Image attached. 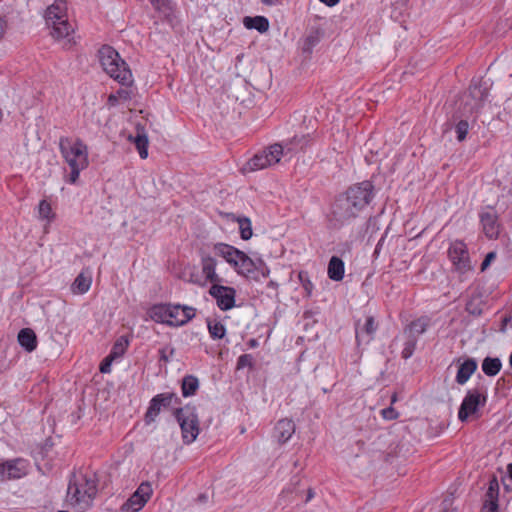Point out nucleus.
Returning a JSON list of instances; mask_svg holds the SVG:
<instances>
[{
	"mask_svg": "<svg viewBox=\"0 0 512 512\" xmlns=\"http://www.w3.org/2000/svg\"><path fill=\"white\" fill-rule=\"evenodd\" d=\"M495 258H496V253L495 252H489L485 256V259L482 261V271H484Z\"/></svg>",
	"mask_w": 512,
	"mask_h": 512,
	"instance_id": "47",
	"label": "nucleus"
},
{
	"mask_svg": "<svg viewBox=\"0 0 512 512\" xmlns=\"http://www.w3.org/2000/svg\"><path fill=\"white\" fill-rule=\"evenodd\" d=\"M91 283V274L89 272L82 271L72 283L71 291L74 294H84L90 289Z\"/></svg>",
	"mask_w": 512,
	"mask_h": 512,
	"instance_id": "27",
	"label": "nucleus"
},
{
	"mask_svg": "<svg viewBox=\"0 0 512 512\" xmlns=\"http://www.w3.org/2000/svg\"><path fill=\"white\" fill-rule=\"evenodd\" d=\"M18 342L29 353L37 348V336L31 328H23L19 331Z\"/></svg>",
	"mask_w": 512,
	"mask_h": 512,
	"instance_id": "21",
	"label": "nucleus"
},
{
	"mask_svg": "<svg viewBox=\"0 0 512 512\" xmlns=\"http://www.w3.org/2000/svg\"><path fill=\"white\" fill-rule=\"evenodd\" d=\"M482 230L489 238H496L499 234L497 216L492 212L482 213Z\"/></svg>",
	"mask_w": 512,
	"mask_h": 512,
	"instance_id": "20",
	"label": "nucleus"
},
{
	"mask_svg": "<svg viewBox=\"0 0 512 512\" xmlns=\"http://www.w3.org/2000/svg\"><path fill=\"white\" fill-rule=\"evenodd\" d=\"M45 19L47 24L52 26L51 35L56 39L68 38L74 32L68 21L66 0H55L48 6Z\"/></svg>",
	"mask_w": 512,
	"mask_h": 512,
	"instance_id": "5",
	"label": "nucleus"
},
{
	"mask_svg": "<svg viewBox=\"0 0 512 512\" xmlns=\"http://www.w3.org/2000/svg\"><path fill=\"white\" fill-rule=\"evenodd\" d=\"M115 95L118 96V99H124V100H128L130 98V93L129 91L125 90V89H119Z\"/></svg>",
	"mask_w": 512,
	"mask_h": 512,
	"instance_id": "48",
	"label": "nucleus"
},
{
	"mask_svg": "<svg viewBox=\"0 0 512 512\" xmlns=\"http://www.w3.org/2000/svg\"><path fill=\"white\" fill-rule=\"evenodd\" d=\"M308 145V136H294L292 140L285 145L275 143L268 148L266 151V156L269 159L270 164H276L280 161V157L283 155L284 151L287 152H295L298 149L302 150Z\"/></svg>",
	"mask_w": 512,
	"mask_h": 512,
	"instance_id": "8",
	"label": "nucleus"
},
{
	"mask_svg": "<svg viewBox=\"0 0 512 512\" xmlns=\"http://www.w3.org/2000/svg\"><path fill=\"white\" fill-rule=\"evenodd\" d=\"M429 326L430 318L421 316L406 325L403 329V334L405 338H416L418 340L419 336L424 334Z\"/></svg>",
	"mask_w": 512,
	"mask_h": 512,
	"instance_id": "17",
	"label": "nucleus"
},
{
	"mask_svg": "<svg viewBox=\"0 0 512 512\" xmlns=\"http://www.w3.org/2000/svg\"><path fill=\"white\" fill-rule=\"evenodd\" d=\"M198 499H199V501H205L207 499V497H206V495L201 494V495H199Z\"/></svg>",
	"mask_w": 512,
	"mask_h": 512,
	"instance_id": "59",
	"label": "nucleus"
},
{
	"mask_svg": "<svg viewBox=\"0 0 512 512\" xmlns=\"http://www.w3.org/2000/svg\"><path fill=\"white\" fill-rule=\"evenodd\" d=\"M148 314L153 321L169 326L170 304L153 305Z\"/></svg>",
	"mask_w": 512,
	"mask_h": 512,
	"instance_id": "23",
	"label": "nucleus"
},
{
	"mask_svg": "<svg viewBox=\"0 0 512 512\" xmlns=\"http://www.w3.org/2000/svg\"><path fill=\"white\" fill-rule=\"evenodd\" d=\"M466 311L472 315H480V295L473 294L466 303Z\"/></svg>",
	"mask_w": 512,
	"mask_h": 512,
	"instance_id": "39",
	"label": "nucleus"
},
{
	"mask_svg": "<svg viewBox=\"0 0 512 512\" xmlns=\"http://www.w3.org/2000/svg\"><path fill=\"white\" fill-rule=\"evenodd\" d=\"M378 247H379V244L377 245V247L375 248V253L378 252Z\"/></svg>",
	"mask_w": 512,
	"mask_h": 512,
	"instance_id": "63",
	"label": "nucleus"
},
{
	"mask_svg": "<svg viewBox=\"0 0 512 512\" xmlns=\"http://www.w3.org/2000/svg\"><path fill=\"white\" fill-rule=\"evenodd\" d=\"M470 90H471V93H475V91L477 90V85L474 84L470 87Z\"/></svg>",
	"mask_w": 512,
	"mask_h": 512,
	"instance_id": "60",
	"label": "nucleus"
},
{
	"mask_svg": "<svg viewBox=\"0 0 512 512\" xmlns=\"http://www.w3.org/2000/svg\"><path fill=\"white\" fill-rule=\"evenodd\" d=\"M207 328L208 332L210 334V337L213 340L222 339L226 335V328L225 326L218 320L214 319H207Z\"/></svg>",
	"mask_w": 512,
	"mask_h": 512,
	"instance_id": "32",
	"label": "nucleus"
},
{
	"mask_svg": "<svg viewBox=\"0 0 512 512\" xmlns=\"http://www.w3.org/2000/svg\"><path fill=\"white\" fill-rule=\"evenodd\" d=\"M136 131V136L134 138L130 137V139L133 140L139 152V156L142 159H146L148 157V137L145 133L144 127L137 125Z\"/></svg>",
	"mask_w": 512,
	"mask_h": 512,
	"instance_id": "26",
	"label": "nucleus"
},
{
	"mask_svg": "<svg viewBox=\"0 0 512 512\" xmlns=\"http://www.w3.org/2000/svg\"><path fill=\"white\" fill-rule=\"evenodd\" d=\"M133 509V505L130 504L129 501H126L122 506H121V512H137V511H134L132 510Z\"/></svg>",
	"mask_w": 512,
	"mask_h": 512,
	"instance_id": "50",
	"label": "nucleus"
},
{
	"mask_svg": "<svg viewBox=\"0 0 512 512\" xmlns=\"http://www.w3.org/2000/svg\"><path fill=\"white\" fill-rule=\"evenodd\" d=\"M507 474L512 479V463L507 465Z\"/></svg>",
	"mask_w": 512,
	"mask_h": 512,
	"instance_id": "56",
	"label": "nucleus"
},
{
	"mask_svg": "<svg viewBox=\"0 0 512 512\" xmlns=\"http://www.w3.org/2000/svg\"><path fill=\"white\" fill-rule=\"evenodd\" d=\"M377 329V325L372 316L367 317L365 324L363 327H356V339L359 341L364 334L367 336V341L372 339V335L375 333Z\"/></svg>",
	"mask_w": 512,
	"mask_h": 512,
	"instance_id": "31",
	"label": "nucleus"
},
{
	"mask_svg": "<svg viewBox=\"0 0 512 512\" xmlns=\"http://www.w3.org/2000/svg\"><path fill=\"white\" fill-rule=\"evenodd\" d=\"M209 294L216 300L217 306L222 311H227L235 306L236 290L233 287L213 284Z\"/></svg>",
	"mask_w": 512,
	"mask_h": 512,
	"instance_id": "9",
	"label": "nucleus"
},
{
	"mask_svg": "<svg viewBox=\"0 0 512 512\" xmlns=\"http://www.w3.org/2000/svg\"><path fill=\"white\" fill-rule=\"evenodd\" d=\"M7 28V22L5 19L0 18V39L4 36Z\"/></svg>",
	"mask_w": 512,
	"mask_h": 512,
	"instance_id": "51",
	"label": "nucleus"
},
{
	"mask_svg": "<svg viewBox=\"0 0 512 512\" xmlns=\"http://www.w3.org/2000/svg\"><path fill=\"white\" fill-rule=\"evenodd\" d=\"M28 463L26 460L17 458L1 462L0 479L11 480L19 479L25 476L28 472Z\"/></svg>",
	"mask_w": 512,
	"mask_h": 512,
	"instance_id": "11",
	"label": "nucleus"
},
{
	"mask_svg": "<svg viewBox=\"0 0 512 512\" xmlns=\"http://www.w3.org/2000/svg\"><path fill=\"white\" fill-rule=\"evenodd\" d=\"M97 494L96 480L87 475H73L69 481L67 495L71 504L85 511L91 507Z\"/></svg>",
	"mask_w": 512,
	"mask_h": 512,
	"instance_id": "4",
	"label": "nucleus"
},
{
	"mask_svg": "<svg viewBox=\"0 0 512 512\" xmlns=\"http://www.w3.org/2000/svg\"><path fill=\"white\" fill-rule=\"evenodd\" d=\"M477 370V361L475 359H467L459 365L456 382L460 385L465 384L470 376Z\"/></svg>",
	"mask_w": 512,
	"mask_h": 512,
	"instance_id": "22",
	"label": "nucleus"
},
{
	"mask_svg": "<svg viewBox=\"0 0 512 512\" xmlns=\"http://www.w3.org/2000/svg\"><path fill=\"white\" fill-rule=\"evenodd\" d=\"M237 264L232 267L237 271L238 274L243 275L247 278L254 280L258 279V267L256 263L243 251L236 259Z\"/></svg>",
	"mask_w": 512,
	"mask_h": 512,
	"instance_id": "14",
	"label": "nucleus"
},
{
	"mask_svg": "<svg viewBox=\"0 0 512 512\" xmlns=\"http://www.w3.org/2000/svg\"><path fill=\"white\" fill-rule=\"evenodd\" d=\"M213 248L215 253L223 257L231 266L237 264L236 259L241 254V250L226 243H216Z\"/></svg>",
	"mask_w": 512,
	"mask_h": 512,
	"instance_id": "19",
	"label": "nucleus"
},
{
	"mask_svg": "<svg viewBox=\"0 0 512 512\" xmlns=\"http://www.w3.org/2000/svg\"><path fill=\"white\" fill-rule=\"evenodd\" d=\"M322 33L318 29L311 30L303 41L302 50L306 54H311L313 48L320 42Z\"/></svg>",
	"mask_w": 512,
	"mask_h": 512,
	"instance_id": "30",
	"label": "nucleus"
},
{
	"mask_svg": "<svg viewBox=\"0 0 512 512\" xmlns=\"http://www.w3.org/2000/svg\"><path fill=\"white\" fill-rule=\"evenodd\" d=\"M510 365L512 367V354L510 355Z\"/></svg>",
	"mask_w": 512,
	"mask_h": 512,
	"instance_id": "62",
	"label": "nucleus"
},
{
	"mask_svg": "<svg viewBox=\"0 0 512 512\" xmlns=\"http://www.w3.org/2000/svg\"><path fill=\"white\" fill-rule=\"evenodd\" d=\"M173 415L181 428L183 442L185 444L193 443L200 432L196 407L188 404L184 407L175 408Z\"/></svg>",
	"mask_w": 512,
	"mask_h": 512,
	"instance_id": "6",
	"label": "nucleus"
},
{
	"mask_svg": "<svg viewBox=\"0 0 512 512\" xmlns=\"http://www.w3.org/2000/svg\"><path fill=\"white\" fill-rule=\"evenodd\" d=\"M172 403L181 404V399L173 392H164L155 395L149 402V406L144 415V421L147 425L155 422L157 416L163 409H168Z\"/></svg>",
	"mask_w": 512,
	"mask_h": 512,
	"instance_id": "7",
	"label": "nucleus"
},
{
	"mask_svg": "<svg viewBox=\"0 0 512 512\" xmlns=\"http://www.w3.org/2000/svg\"><path fill=\"white\" fill-rule=\"evenodd\" d=\"M258 340L255 339V338H251L248 340L247 342V345L250 347V348H256L258 346Z\"/></svg>",
	"mask_w": 512,
	"mask_h": 512,
	"instance_id": "55",
	"label": "nucleus"
},
{
	"mask_svg": "<svg viewBox=\"0 0 512 512\" xmlns=\"http://www.w3.org/2000/svg\"><path fill=\"white\" fill-rule=\"evenodd\" d=\"M469 124L466 120H461L456 125L457 139L463 141L468 133Z\"/></svg>",
	"mask_w": 512,
	"mask_h": 512,
	"instance_id": "43",
	"label": "nucleus"
},
{
	"mask_svg": "<svg viewBox=\"0 0 512 512\" xmlns=\"http://www.w3.org/2000/svg\"><path fill=\"white\" fill-rule=\"evenodd\" d=\"M175 352V349L174 348H170L169 349V355L167 354V348H162L159 350V354H160V357H159V361L160 362H164V363H167L169 362V357L172 356Z\"/></svg>",
	"mask_w": 512,
	"mask_h": 512,
	"instance_id": "46",
	"label": "nucleus"
},
{
	"mask_svg": "<svg viewBox=\"0 0 512 512\" xmlns=\"http://www.w3.org/2000/svg\"><path fill=\"white\" fill-rule=\"evenodd\" d=\"M261 275L263 277H267L269 275V269L265 265L262 267H258V276Z\"/></svg>",
	"mask_w": 512,
	"mask_h": 512,
	"instance_id": "52",
	"label": "nucleus"
},
{
	"mask_svg": "<svg viewBox=\"0 0 512 512\" xmlns=\"http://www.w3.org/2000/svg\"><path fill=\"white\" fill-rule=\"evenodd\" d=\"M154 9L165 16L172 13V5L170 0H150Z\"/></svg>",
	"mask_w": 512,
	"mask_h": 512,
	"instance_id": "38",
	"label": "nucleus"
},
{
	"mask_svg": "<svg viewBox=\"0 0 512 512\" xmlns=\"http://www.w3.org/2000/svg\"><path fill=\"white\" fill-rule=\"evenodd\" d=\"M248 367L252 369L254 367V358L251 354H242L237 360V369H243Z\"/></svg>",
	"mask_w": 512,
	"mask_h": 512,
	"instance_id": "41",
	"label": "nucleus"
},
{
	"mask_svg": "<svg viewBox=\"0 0 512 512\" xmlns=\"http://www.w3.org/2000/svg\"><path fill=\"white\" fill-rule=\"evenodd\" d=\"M417 342L418 340H416V338H406L404 348L401 353L403 359H408L413 355Z\"/></svg>",
	"mask_w": 512,
	"mask_h": 512,
	"instance_id": "40",
	"label": "nucleus"
},
{
	"mask_svg": "<svg viewBox=\"0 0 512 512\" xmlns=\"http://www.w3.org/2000/svg\"><path fill=\"white\" fill-rule=\"evenodd\" d=\"M502 363L499 358L486 357L482 362V371L488 376H495L499 373Z\"/></svg>",
	"mask_w": 512,
	"mask_h": 512,
	"instance_id": "33",
	"label": "nucleus"
},
{
	"mask_svg": "<svg viewBox=\"0 0 512 512\" xmlns=\"http://www.w3.org/2000/svg\"><path fill=\"white\" fill-rule=\"evenodd\" d=\"M267 157L268 156H266V151L254 155V157L247 162L248 169L251 171H255L270 166L271 164Z\"/></svg>",
	"mask_w": 512,
	"mask_h": 512,
	"instance_id": "35",
	"label": "nucleus"
},
{
	"mask_svg": "<svg viewBox=\"0 0 512 512\" xmlns=\"http://www.w3.org/2000/svg\"><path fill=\"white\" fill-rule=\"evenodd\" d=\"M59 150L70 168V174L66 181L75 184L79 179L80 172L89 166L88 146L80 138L61 136Z\"/></svg>",
	"mask_w": 512,
	"mask_h": 512,
	"instance_id": "2",
	"label": "nucleus"
},
{
	"mask_svg": "<svg viewBox=\"0 0 512 512\" xmlns=\"http://www.w3.org/2000/svg\"><path fill=\"white\" fill-rule=\"evenodd\" d=\"M128 345H129L128 340L125 339L123 336L118 338L116 340V342L114 343L109 355L114 357L115 359L123 356Z\"/></svg>",
	"mask_w": 512,
	"mask_h": 512,
	"instance_id": "36",
	"label": "nucleus"
},
{
	"mask_svg": "<svg viewBox=\"0 0 512 512\" xmlns=\"http://www.w3.org/2000/svg\"><path fill=\"white\" fill-rule=\"evenodd\" d=\"M99 61L103 70L123 86L132 84V73L118 52L111 46L104 45L99 51Z\"/></svg>",
	"mask_w": 512,
	"mask_h": 512,
	"instance_id": "3",
	"label": "nucleus"
},
{
	"mask_svg": "<svg viewBox=\"0 0 512 512\" xmlns=\"http://www.w3.org/2000/svg\"><path fill=\"white\" fill-rule=\"evenodd\" d=\"M216 259L211 256L202 257V272L205 275L206 279L213 283L217 284L221 282V278L216 273Z\"/></svg>",
	"mask_w": 512,
	"mask_h": 512,
	"instance_id": "24",
	"label": "nucleus"
},
{
	"mask_svg": "<svg viewBox=\"0 0 512 512\" xmlns=\"http://www.w3.org/2000/svg\"><path fill=\"white\" fill-rule=\"evenodd\" d=\"M118 96L115 94H110L108 97V104L111 106H115L118 103Z\"/></svg>",
	"mask_w": 512,
	"mask_h": 512,
	"instance_id": "53",
	"label": "nucleus"
},
{
	"mask_svg": "<svg viewBox=\"0 0 512 512\" xmlns=\"http://www.w3.org/2000/svg\"><path fill=\"white\" fill-rule=\"evenodd\" d=\"M381 415L386 420H395L398 418L399 413L392 406H390L382 409Z\"/></svg>",
	"mask_w": 512,
	"mask_h": 512,
	"instance_id": "44",
	"label": "nucleus"
},
{
	"mask_svg": "<svg viewBox=\"0 0 512 512\" xmlns=\"http://www.w3.org/2000/svg\"><path fill=\"white\" fill-rule=\"evenodd\" d=\"M298 279L305 291V296L311 297L314 285L310 280L309 273L307 271H300L298 273Z\"/></svg>",
	"mask_w": 512,
	"mask_h": 512,
	"instance_id": "37",
	"label": "nucleus"
},
{
	"mask_svg": "<svg viewBox=\"0 0 512 512\" xmlns=\"http://www.w3.org/2000/svg\"><path fill=\"white\" fill-rule=\"evenodd\" d=\"M295 423L291 419H281L274 427V437L279 443H286L295 433Z\"/></svg>",
	"mask_w": 512,
	"mask_h": 512,
	"instance_id": "18",
	"label": "nucleus"
},
{
	"mask_svg": "<svg viewBox=\"0 0 512 512\" xmlns=\"http://www.w3.org/2000/svg\"><path fill=\"white\" fill-rule=\"evenodd\" d=\"M499 498V483L496 478L489 482L488 489L485 493L484 504L482 505V512H500L498 506Z\"/></svg>",
	"mask_w": 512,
	"mask_h": 512,
	"instance_id": "15",
	"label": "nucleus"
},
{
	"mask_svg": "<svg viewBox=\"0 0 512 512\" xmlns=\"http://www.w3.org/2000/svg\"><path fill=\"white\" fill-rule=\"evenodd\" d=\"M263 3L267 4V5H272L274 4V0H262Z\"/></svg>",
	"mask_w": 512,
	"mask_h": 512,
	"instance_id": "58",
	"label": "nucleus"
},
{
	"mask_svg": "<svg viewBox=\"0 0 512 512\" xmlns=\"http://www.w3.org/2000/svg\"><path fill=\"white\" fill-rule=\"evenodd\" d=\"M39 216L42 219H50L52 208L48 201L41 200L38 206Z\"/></svg>",
	"mask_w": 512,
	"mask_h": 512,
	"instance_id": "42",
	"label": "nucleus"
},
{
	"mask_svg": "<svg viewBox=\"0 0 512 512\" xmlns=\"http://www.w3.org/2000/svg\"><path fill=\"white\" fill-rule=\"evenodd\" d=\"M312 496H313L312 491L309 490V492H308V499H310Z\"/></svg>",
	"mask_w": 512,
	"mask_h": 512,
	"instance_id": "61",
	"label": "nucleus"
},
{
	"mask_svg": "<svg viewBox=\"0 0 512 512\" xmlns=\"http://www.w3.org/2000/svg\"><path fill=\"white\" fill-rule=\"evenodd\" d=\"M199 388V380L193 375H186L182 379L181 391L184 397L194 395Z\"/></svg>",
	"mask_w": 512,
	"mask_h": 512,
	"instance_id": "29",
	"label": "nucleus"
},
{
	"mask_svg": "<svg viewBox=\"0 0 512 512\" xmlns=\"http://www.w3.org/2000/svg\"><path fill=\"white\" fill-rule=\"evenodd\" d=\"M397 401V393H393L391 396V405H393Z\"/></svg>",
	"mask_w": 512,
	"mask_h": 512,
	"instance_id": "57",
	"label": "nucleus"
},
{
	"mask_svg": "<svg viewBox=\"0 0 512 512\" xmlns=\"http://www.w3.org/2000/svg\"><path fill=\"white\" fill-rule=\"evenodd\" d=\"M115 360L114 357L108 355L105 357L99 367L101 373H110L112 362Z\"/></svg>",
	"mask_w": 512,
	"mask_h": 512,
	"instance_id": "45",
	"label": "nucleus"
},
{
	"mask_svg": "<svg viewBox=\"0 0 512 512\" xmlns=\"http://www.w3.org/2000/svg\"><path fill=\"white\" fill-rule=\"evenodd\" d=\"M448 256L454 267L460 272L470 270V258L466 245L462 241H455L448 249Z\"/></svg>",
	"mask_w": 512,
	"mask_h": 512,
	"instance_id": "10",
	"label": "nucleus"
},
{
	"mask_svg": "<svg viewBox=\"0 0 512 512\" xmlns=\"http://www.w3.org/2000/svg\"><path fill=\"white\" fill-rule=\"evenodd\" d=\"M344 262L337 256H332L328 263L327 274L333 281H341L344 277Z\"/></svg>",
	"mask_w": 512,
	"mask_h": 512,
	"instance_id": "25",
	"label": "nucleus"
},
{
	"mask_svg": "<svg viewBox=\"0 0 512 512\" xmlns=\"http://www.w3.org/2000/svg\"><path fill=\"white\" fill-rule=\"evenodd\" d=\"M451 505H452V501L450 499H448V498L444 499L441 504V506H442L441 512H454L453 510L452 511L449 510Z\"/></svg>",
	"mask_w": 512,
	"mask_h": 512,
	"instance_id": "49",
	"label": "nucleus"
},
{
	"mask_svg": "<svg viewBox=\"0 0 512 512\" xmlns=\"http://www.w3.org/2000/svg\"><path fill=\"white\" fill-rule=\"evenodd\" d=\"M374 186L370 181H363L348 188L336 198L331 211L330 222L335 228L358 216L373 199Z\"/></svg>",
	"mask_w": 512,
	"mask_h": 512,
	"instance_id": "1",
	"label": "nucleus"
},
{
	"mask_svg": "<svg viewBox=\"0 0 512 512\" xmlns=\"http://www.w3.org/2000/svg\"><path fill=\"white\" fill-rule=\"evenodd\" d=\"M196 315V309L186 305L170 304L169 326H183Z\"/></svg>",
	"mask_w": 512,
	"mask_h": 512,
	"instance_id": "13",
	"label": "nucleus"
},
{
	"mask_svg": "<svg viewBox=\"0 0 512 512\" xmlns=\"http://www.w3.org/2000/svg\"><path fill=\"white\" fill-rule=\"evenodd\" d=\"M243 24L247 29H255L260 33H265L269 29V21L264 16H246L243 19Z\"/></svg>",
	"mask_w": 512,
	"mask_h": 512,
	"instance_id": "28",
	"label": "nucleus"
},
{
	"mask_svg": "<svg viewBox=\"0 0 512 512\" xmlns=\"http://www.w3.org/2000/svg\"><path fill=\"white\" fill-rule=\"evenodd\" d=\"M233 220L239 225L241 238L243 240H249L252 237L251 220L245 216H233Z\"/></svg>",
	"mask_w": 512,
	"mask_h": 512,
	"instance_id": "34",
	"label": "nucleus"
},
{
	"mask_svg": "<svg viewBox=\"0 0 512 512\" xmlns=\"http://www.w3.org/2000/svg\"><path fill=\"white\" fill-rule=\"evenodd\" d=\"M320 2L324 3L325 5L329 7L335 6L340 0H319Z\"/></svg>",
	"mask_w": 512,
	"mask_h": 512,
	"instance_id": "54",
	"label": "nucleus"
},
{
	"mask_svg": "<svg viewBox=\"0 0 512 512\" xmlns=\"http://www.w3.org/2000/svg\"><path fill=\"white\" fill-rule=\"evenodd\" d=\"M480 405V389L474 388L469 390L464 397L459 411L458 418L461 422H465L468 418L478 411Z\"/></svg>",
	"mask_w": 512,
	"mask_h": 512,
	"instance_id": "12",
	"label": "nucleus"
},
{
	"mask_svg": "<svg viewBox=\"0 0 512 512\" xmlns=\"http://www.w3.org/2000/svg\"><path fill=\"white\" fill-rule=\"evenodd\" d=\"M152 487L149 482H142L137 490L127 500L133 505L134 511L141 510L152 495Z\"/></svg>",
	"mask_w": 512,
	"mask_h": 512,
	"instance_id": "16",
	"label": "nucleus"
}]
</instances>
